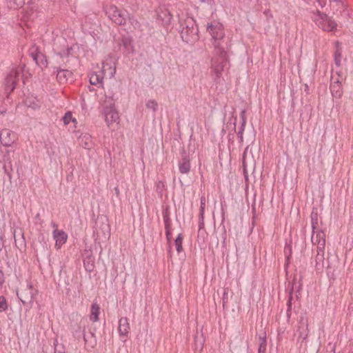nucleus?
Listing matches in <instances>:
<instances>
[{"label":"nucleus","mask_w":353,"mask_h":353,"mask_svg":"<svg viewBox=\"0 0 353 353\" xmlns=\"http://www.w3.org/2000/svg\"><path fill=\"white\" fill-rule=\"evenodd\" d=\"M165 235H166V237L168 239V240L169 241L170 240V238L172 235V233L170 230V228H165Z\"/></svg>","instance_id":"49"},{"label":"nucleus","mask_w":353,"mask_h":353,"mask_svg":"<svg viewBox=\"0 0 353 353\" xmlns=\"http://www.w3.org/2000/svg\"><path fill=\"white\" fill-rule=\"evenodd\" d=\"M108 17L115 24L121 26L126 23L128 14L126 11L119 10L115 6H107L105 8Z\"/></svg>","instance_id":"5"},{"label":"nucleus","mask_w":353,"mask_h":353,"mask_svg":"<svg viewBox=\"0 0 353 353\" xmlns=\"http://www.w3.org/2000/svg\"><path fill=\"white\" fill-rule=\"evenodd\" d=\"M29 54L35 61L37 65L41 68H46L48 65V61L45 54L40 50L38 46L33 45L29 49Z\"/></svg>","instance_id":"8"},{"label":"nucleus","mask_w":353,"mask_h":353,"mask_svg":"<svg viewBox=\"0 0 353 353\" xmlns=\"http://www.w3.org/2000/svg\"><path fill=\"white\" fill-rule=\"evenodd\" d=\"M298 340L304 341L308 335L307 319L305 316H301L299 320V326L297 330Z\"/></svg>","instance_id":"13"},{"label":"nucleus","mask_w":353,"mask_h":353,"mask_svg":"<svg viewBox=\"0 0 353 353\" xmlns=\"http://www.w3.org/2000/svg\"><path fill=\"white\" fill-rule=\"evenodd\" d=\"M103 79L102 75L98 72H92L89 76L90 84L97 86L98 88H103Z\"/></svg>","instance_id":"21"},{"label":"nucleus","mask_w":353,"mask_h":353,"mask_svg":"<svg viewBox=\"0 0 353 353\" xmlns=\"http://www.w3.org/2000/svg\"><path fill=\"white\" fill-rule=\"evenodd\" d=\"M14 242H15V245L18 248H22L23 247H25L26 245V243H25V239L23 238V236H22L21 239H19V240H17L16 239V236H14Z\"/></svg>","instance_id":"39"},{"label":"nucleus","mask_w":353,"mask_h":353,"mask_svg":"<svg viewBox=\"0 0 353 353\" xmlns=\"http://www.w3.org/2000/svg\"><path fill=\"white\" fill-rule=\"evenodd\" d=\"M163 221H164V224H165V228H170V227L171 220H170V218L169 213H168V210H166L163 213Z\"/></svg>","instance_id":"37"},{"label":"nucleus","mask_w":353,"mask_h":353,"mask_svg":"<svg viewBox=\"0 0 353 353\" xmlns=\"http://www.w3.org/2000/svg\"><path fill=\"white\" fill-rule=\"evenodd\" d=\"M180 34L183 41L191 43L199 39V30L196 26V22L192 17H186L181 21Z\"/></svg>","instance_id":"2"},{"label":"nucleus","mask_w":353,"mask_h":353,"mask_svg":"<svg viewBox=\"0 0 353 353\" xmlns=\"http://www.w3.org/2000/svg\"><path fill=\"white\" fill-rule=\"evenodd\" d=\"M205 202V199L203 196H202L201 199V207H200V212H199V216L201 218H203V216L204 214Z\"/></svg>","instance_id":"42"},{"label":"nucleus","mask_w":353,"mask_h":353,"mask_svg":"<svg viewBox=\"0 0 353 353\" xmlns=\"http://www.w3.org/2000/svg\"><path fill=\"white\" fill-rule=\"evenodd\" d=\"M83 256V264L85 270L91 272L94 270V259L92 256V251L85 250Z\"/></svg>","instance_id":"15"},{"label":"nucleus","mask_w":353,"mask_h":353,"mask_svg":"<svg viewBox=\"0 0 353 353\" xmlns=\"http://www.w3.org/2000/svg\"><path fill=\"white\" fill-rule=\"evenodd\" d=\"M266 346H267V341L266 337H260V344L259 347L258 352H265L266 350Z\"/></svg>","instance_id":"35"},{"label":"nucleus","mask_w":353,"mask_h":353,"mask_svg":"<svg viewBox=\"0 0 353 353\" xmlns=\"http://www.w3.org/2000/svg\"><path fill=\"white\" fill-rule=\"evenodd\" d=\"M85 345L90 348H94L97 345V339L94 333L90 331L88 334L83 333Z\"/></svg>","instance_id":"24"},{"label":"nucleus","mask_w":353,"mask_h":353,"mask_svg":"<svg viewBox=\"0 0 353 353\" xmlns=\"http://www.w3.org/2000/svg\"><path fill=\"white\" fill-rule=\"evenodd\" d=\"M70 75H71L70 72H69L68 70H60L58 72V73L57 74V79L59 81L60 83H63L68 81L67 77L70 76Z\"/></svg>","instance_id":"29"},{"label":"nucleus","mask_w":353,"mask_h":353,"mask_svg":"<svg viewBox=\"0 0 353 353\" xmlns=\"http://www.w3.org/2000/svg\"><path fill=\"white\" fill-rule=\"evenodd\" d=\"M119 332L121 336H127L129 330H130V324L128 323V320L126 317H122L120 319L119 321Z\"/></svg>","instance_id":"23"},{"label":"nucleus","mask_w":353,"mask_h":353,"mask_svg":"<svg viewBox=\"0 0 353 353\" xmlns=\"http://www.w3.org/2000/svg\"><path fill=\"white\" fill-rule=\"evenodd\" d=\"M21 70L18 68H12L7 74L4 84L6 88H16L17 87H21V81H22L23 85H25V82L23 79H20Z\"/></svg>","instance_id":"6"},{"label":"nucleus","mask_w":353,"mask_h":353,"mask_svg":"<svg viewBox=\"0 0 353 353\" xmlns=\"http://www.w3.org/2000/svg\"><path fill=\"white\" fill-rule=\"evenodd\" d=\"M199 1L202 3H210L211 1H212V0H199Z\"/></svg>","instance_id":"53"},{"label":"nucleus","mask_w":353,"mask_h":353,"mask_svg":"<svg viewBox=\"0 0 353 353\" xmlns=\"http://www.w3.org/2000/svg\"><path fill=\"white\" fill-rule=\"evenodd\" d=\"M110 101H104V108L103 114L105 117V121L107 125L110 128L114 123L119 122V115L118 112L114 108V100L111 97H109Z\"/></svg>","instance_id":"4"},{"label":"nucleus","mask_w":353,"mask_h":353,"mask_svg":"<svg viewBox=\"0 0 353 353\" xmlns=\"http://www.w3.org/2000/svg\"><path fill=\"white\" fill-rule=\"evenodd\" d=\"M25 96L24 103L29 108L36 110L39 108V100L33 94L30 95V90H27V92L23 93Z\"/></svg>","instance_id":"18"},{"label":"nucleus","mask_w":353,"mask_h":353,"mask_svg":"<svg viewBox=\"0 0 353 353\" xmlns=\"http://www.w3.org/2000/svg\"><path fill=\"white\" fill-rule=\"evenodd\" d=\"M79 144L83 148L90 150L92 147V137L88 134H81L78 139Z\"/></svg>","instance_id":"22"},{"label":"nucleus","mask_w":353,"mask_h":353,"mask_svg":"<svg viewBox=\"0 0 353 353\" xmlns=\"http://www.w3.org/2000/svg\"><path fill=\"white\" fill-rule=\"evenodd\" d=\"M258 353H265V352H263L261 351V352H258Z\"/></svg>","instance_id":"57"},{"label":"nucleus","mask_w":353,"mask_h":353,"mask_svg":"<svg viewBox=\"0 0 353 353\" xmlns=\"http://www.w3.org/2000/svg\"><path fill=\"white\" fill-rule=\"evenodd\" d=\"M114 190H115L116 194H117V195H119V188H118L117 187H116V188H114Z\"/></svg>","instance_id":"54"},{"label":"nucleus","mask_w":353,"mask_h":353,"mask_svg":"<svg viewBox=\"0 0 353 353\" xmlns=\"http://www.w3.org/2000/svg\"><path fill=\"white\" fill-rule=\"evenodd\" d=\"M330 2L336 3V5L341 6H343L342 0H330Z\"/></svg>","instance_id":"51"},{"label":"nucleus","mask_w":353,"mask_h":353,"mask_svg":"<svg viewBox=\"0 0 353 353\" xmlns=\"http://www.w3.org/2000/svg\"><path fill=\"white\" fill-rule=\"evenodd\" d=\"M53 236L56 241V246H59V248L66 242L68 238V235L64 231L58 230L53 231Z\"/></svg>","instance_id":"19"},{"label":"nucleus","mask_w":353,"mask_h":353,"mask_svg":"<svg viewBox=\"0 0 353 353\" xmlns=\"http://www.w3.org/2000/svg\"><path fill=\"white\" fill-rule=\"evenodd\" d=\"M207 31L214 40L213 45L214 48L215 44L217 43H219L221 46H223L221 40L223 39L225 34L221 24L216 22L208 23L207 26Z\"/></svg>","instance_id":"7"},{"label":"nucleus","mask_w":353,"mask_h":353,"mask_svg":"<svg viewBox=\"0 0 353 353\" xmlns=\"http://www.w3.org/2000/svg\"><path fill=\"white\" fill-rule=\"evenodd\" d=\"M228 301V288L224 289L223 295V306L225 307V303Z\"/></svg>","instance_id":"45"},{"label":"nucleus","mask_w":353,"mask_h":353,"mask_svg":"<svg viewBox=\"0 0 353 353\" xmlns=\"http://www.w3.org/2000/svg\"><path fill=\"white\" fill-rule=\"evenodd\" d=\"M341 52L337 49L334 52V63L337 67L341 65Z\"/></svg>","instance_id":"36"},{"label":"nucleus","mask_w":353,"mask_h":353,"mask_svg":"<svg viewBox=\"0 0 353 353\" xmlns=\"http://www.w3.org/2000/svg\"><path fill=\"white\" fill-rule=\"evenodd\" d=\"M316 255L315 257V268L317 271H322L324 268V249L319 250L316 248Z\"/></svg>","instance_id":"20"},{"label":"nucleus","mask_w":353,"mask_h":353,"mask_svg":"<svg viewBox=\"0 0 353 353\" xmlns=\"http://www.w3.org/2000/svg\"><path fill=\"white\" fill-rule=\"evenodd\" d=\"M54 50L56 51V53L58 56H59L61 58H63L68 57L71 54V52L73 50V49L72 47L66 46V47L63 49H54Z\"/></svg>","instance_id":"30"},{"label":"nucleus","mask_w":353,"mask_h":353,"mask_svg":"<svg viewBox=\"0 0 353 353\" xmlns=\"http://www.w3.org/2000/svg\"><path fill=\"white\" fill-rule=\"evenodd\" d=\"M62 119L65 125H68L70 121L76 122V119H72V114L70 112H67Z\"/></svg>","instance_id":"33"},{"label":"nucleus","mask_w":353,"mask_h":353,"mask_svg":"<svg viewBox=\"0 0 353 353\" xmlns=\"http://www.w3.org/2000/svg\"><path fill=\"white\" fill-rule=\"evenodd\" d=\"M342 90H334L333 92H332V94L334 97H340L342 95Z\"/></svg>","instance_id":"46"},{"label":"nucleus","mask_w":353,"mask_h":353,"mask_svg":"<svg viewBox=\"0 0 353 353\" xmlns=\"http://www.w3.org/2000/svg\"><path fill=\"white\" fill-rule=\"evenodd\" d=\"M8 307V305L6 298L3 296H0V312L7 310Z\"/></svg>","instance_id":"34"},{"label":"nucleus","mask_w":353,"mask_h":353,"mask_svg":"<svg viewBox=\"0 0 353 353\" xmlns=\"http://www.w3.org/2000/svg\"><path fill=\"white\" fill-rule=\"evenodd\" d=\"M204 217L201 218L199 216V229H202L204 227Z\"/></svg>","instance_id":"50"},{"label":"nucleus","mask_w":353,"mask_h":353,"mask_svg":"<svg viewBox=\"0 0 353 353\" xmlns=\"http://www.w3.org/2000/svg\"><path fill=\"white\" fill-rule=\"evenodd\" d=\"M179 169L181 174H187L190 172V163L188 156L183 157L179 164Z\"/></svg>","instance_id":"25"},{"label":"nucleus","mask_w":353,"mask_h":353,"mask_svg":"<svg viewBox=\"0 0 353 353\" xmlns=\"http://www.w3.org/2000/svg\"><path fill=\"white\" fill-rule=\"evenodd\" d=\"M313 231L311 241L313 244H316L319 250L325 249V234L323 231H319L316 232Z\"/></svg>","instance_id":"14"},{"label":"nucleus","mask_w":353,"mask_h":353,"mask_svg":"<svg viewBox=\"0 0 353 353\" xmlns=\"http://www.w3.org/2000/svg\"><path fill=\"white\" fill-rule=\"evenodd\" d=\"M54 227H57V225L55 223L53 224Z\"/></svg>","instance_id":"56"},{"label":"nucleus","mask_w":353,"mask_h":353,"mask_svg":"<svg viewBox=\"0 0 353 353\" xmlns=\"http://www.w3.org/2000/svg\"><path fill=\"white\" fill-rule=\"evenodd\" d=\"M4 282L3 272L0 270V285Z\"/></svg>","instance_id":"52"},{"label":"nucleus","mask_w":353,"mask_h":353,"mask_svg":"<svg viewBox=\"0 0 353 353\" xmlns=\"http://www.w3.org/2000/svg\"><path fill=\"white\" fill-rule=\"evenodd\" d=\"M3 233L0 228V252L4 248Z\"/></svg>","instance_id":"44"},{"label":"nucleus","mask_w":353,"mask_h":353,"mask_svg":"<svg viewBox=\"0 0 353 353\" xmlns=\"http://www.w3.org/2000/svg\"><path fill=\"white\" fill-rule=\"evenodd\" d=\"M102 72L108 74L110 78L116 73L115 63L111 59H107L103 62Z\"/></svg>","instance_id":"16"},{"label":"nucleus","mask_w":353,"mask_h":353,"mask_svg":"<svg viewBox=\"0 0 353 353\" xmlns=\"http://www.w3.org/2000/svg\"><path fill=\"white\" fill-rule=\"evenodd\" d=\"M128 18L131 24L134 26V28H136L140 26V23L137 19H134L133 17H130L129 16L128 17Z\"/></svg>","instance_id":"43"},{"label":"nucleus","mask_w":353,"mask_h":353,"mask_svg":"<svg viewBox=\"0 0 353 353\" xmlns=\"http://www.w3.org/2000/svg\"><path fill=\"white\" fill-rule=\"evenodd\" d=\"M249 150V146L246 147L242 158V163H243V174L245 176V178L248 179V172H247V168L248 165H250L251 168H254L255 165L254 160L252 157L248 158V153Z\"/></svg>","instance_id":"17"},{"label":"nucleus","mask_w":353,"mask_h":353,"mask_svg":"<svg viewBox=\"0 0 353 353\" xmlns=\"http://www.w3.org/2000/svg\"><path fill=\"white\" fill-rule=\"evenodd\" d=\"M183 239V236L182 234H179L177 237L175 239L174 245H175L176 250L178 253H180L183 250V246H182Z\"/></svg>","instance_id":"32"},{"label":"nucleus","mask_w":353,"mask_h":353,"mask_svg":"<svg viewBox=\"0 0 353 353\" xmlns=\"http://www.w3.org/2000/svg\"><path fill=\"white\" fill-rule=\"evenodd\" d=\"M292 299V294H290L289 296V298H288V301L287 316L288 319L290 317V315H291Z\"/></svg>","instance_id":"40"},{"label":"nucleus","mask_w":353,"mask_h":353,"mask_svg":"<svg viewBox=\"0 0 353 353\" xmlns=\"http://www.w3.org/2000/svg\"><path fill=\"white\" fill-rule=\"evenodd\" d=\"M110 91H111V90H108V92H105V90H103V92H104V97H105V100H107L108 101H110V99H109V97H111L112 98V97L110 95V94H111V93H110V92H111Z\"/></svg>","instance_id":"47"},{"label":"nucleus","mask_w":353,"mask_h":353,"mask_svg":"<svg viewBox=\"0 0 353 353\" xmlns=\"http://www.w3.org/2000/svg\"><path fill=\"white\" fill-rule=\"evenodd\" d=\"M240 117L241 119V127L239 129V131L237 132V135L239 139V142L243 141V132L245 130V124H246V116H245V110H243L240 113Z\"/></svg>","instance_id":"26"},{"label":"nucleus","mask_w":353,"mask_h":353,"mask_svg":"<svg viewBox=\"0 0 353 353\" xmlns=\"http://www.w3.org/2000/svg\"><path fill=\"white\" fill-rule=\"evenodd\" d=\"M211 68L214 81L216 82L220 81L223 74L229 68L227 52L224 46H221L218 43L215 44V50L211 60Z\"/></svg>","instance_id":"1"},{"label":"nucleus","mask_w":353,"mask_h":353,"mask_svg":"<svg viewBox=\"0 0 353 353\" xmlns=\"http://www.w3.org/2000/svg\"><path fill=\"white\" fill-rule=\"evenodd\" d=\"M100 307L97 303H92L91 305V314L90 320L93 322H96L99 320Z\"/></svg>","instance_id":"27"},{"label":"nucleus","mask_w":353,"mask_h":353,"mask_svg":"<svg viewBox=\"0 0 353 353\" xmlns=\"http://www.w3.org/2000/svg\"><path fill=\"white\" fill-rule=\"evenodd\" d=\"M316 2L321 8H323L326 5V0H316Z\"/></svg>","instance_id":"48"},{"label":"nucleus","mask_w":353,"mask_h":353,"mask_svg":"<svg viewBox=\"0 0 353 353\" xmlns=\"http://www.w3.org/2000/svg\"><path fill=\"white\" fill-rule=\"evenodd\" d=\"M17 296L23 305H28L31 303L34 296L32 285H28L25 289H21L18 292Z\"/></svg>","instance_id":"10"},{"label":"nucleus","mask_w":353,"mask_h":353,"mask_svg":"<svg viewBox=\"0 0 353 353\" xmlns=\"http://www.w3.org/2000/svg\"><path fill=\"white\" fill-rule=\"evenodd\" d=\"M89 323L87 319L81 318L79 323L72 325V332L73 336L79 339L81 336H83V333H85V329L86 325Z\"/></svg>","instance_id":"12"},{"label":"nucleus","mask_w":353,"mask_h":353,"mask_svg":"<svg viewBox=\"0 0 353 353\" xmlns=\"http://www.w3.org/2000/svg\"><path fill=\"white\" fill-rule=\"evenodd\" d=\"M17 137L14 132L3 128L0 132V142L5 147L11 146L16 141Z\"/></svg>","instance_id":"9"},{"label":"nucleus","mask_w":353,"mask_h":353,"mask_svg":"<svg viewBox=\"0 0 353 353\" xmlns=\"http://www.w3.org/2000/svg\"><path fill=\"white\" fill-rule=\"evenodd\" d=\"M146 106L148 108L152 109L153 111H155L157 108V103L154 100H150L146 103Z\"/></svg>","instance_id":"41"},{"label":"nucleus","mask_w":353,"mask_h":353,"mask_svg":"<svg viewBox=\"0 0 353 353\" xmlns=\"http://www.w3.org/2000/svg\"><path fill=\"white\" fill-rule=\"evenodd\" d=\"M8 7L10 9H18L25 4V0H7Z\"/></svg>","instance_id":"28"},{"label":"nucleus","mask_w":353,"mask_h":353,"mask_svg":"<svg viewBox=\"0 0 353 353\" xmlns=\"http://www.w3.org/2000/svg\"><path fill=\"white\" fill-rule=\"evenodd\" d=\"M194 341L196 348L201 350L203 347V340L201 338L199 339V337L196 336L194 338Z\"/></svg>","instance_id":"38"},{"label":"nucleus","mask_w":353,"mask_h":353,"mask_svg":"<svg viewBox=\"0 0 353 353\" xmlns=\"http://www.w3.org/2000/svg\"><path fill=\"white\" fill-rule=\"evenodd\" d=\"M311 18L315 24L324 31L331 32L336 29V23L326 14L316 10L312 12Z\"/></svg>","instance_id":"3"},{"label":"nucleus","mask_w":353,"mask_h":353,"mask_svg":"<svg viewBox=\"0 0 353 353\" xmlns=\"http://www.w3.org/2000/svg\"><path fill=\"white\" fill-rule=\"evenodd\" d=\"M168 254L170 255V257H172L171 250H168Z\"/></svg>","instance_id":"55"},{"label":"nucleus","mask_w":353,"mask_h":353,"mask_svg":"<svg viewBox=\"0 0 353 353\" xmlns=\"http://www.w3.org/2000/svg\"><path fill=\"white\" fill-rule=\"evenodd\" d=\"M157 20L160 21L163 26H165L170 23L172 14L170 10L165 6H161L157 11Z\"/></svg>","instance_id":"11"},{"label":"nucleus","mask_w":353,"mask_h":353,"mask_svg":"<svg viewBox=\"0 0 353 353\" xmlns=\"http://www.w3.org/2000/svg\"><path fill=\"white\" fill-rule=\"evenodd\" d=\"M311 220H312V230H315V229L318 226V210L317 208H313L311 212Z\"/></svg>","instance_id":"31"}]
</instances>
